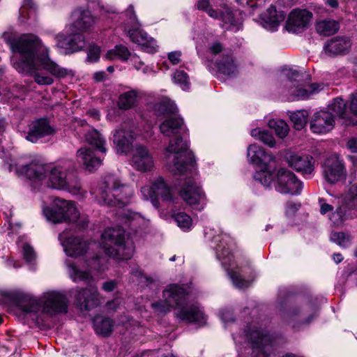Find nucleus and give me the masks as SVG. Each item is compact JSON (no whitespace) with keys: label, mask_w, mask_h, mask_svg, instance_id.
Wrapping results in <instances>:
<instances>
[{"label":"nucleus","mask_w":357,"mask_h":357,"mask_svg":"<svg viewBox=\"0 0 357 357\" xmlns=\"http://www.w3.org/2000/svg\"><path fill=\"white\" fill-rule=\"evenodd\" d=\"M2 38L13 52L22 56L21 61L14 63L15 68L20 73L33 76L38 84L51 85L54 83V79L40 73V70H45L59 79L73 76L72 70L61 67L50 59L49 49L37 36L24 34L18 38H11L9 33H3Z\"/></svg>","instance_id":"f257e3e1"},{"label":"nucleus","mask_w":357,"mask_h":357,"mask_svg":"<svg viewBox=\"0 0 357 357\" xmlns=\"http://www.w3.org/2000/svg\"><path fill=\"white\" fill-rule=\"evenodd\" d=\"M185 130L183 119L178 116L167 117L160 125V130L165 136H176V139L171 140L167 146L165 157L167 160L172 161L178 173L185 171V167L180 163L181 161L185 160L188 167H193L194 155L188 150L187 142L178 137Z\"/></svg>","instance_id":"f03ea898"},{"label":"nucleus","mask_w":357,"mask_h":357,"mask_svg":"<svg viewBox=\"0 0 357 357\" xmlns=\"http://www.w3.org/2000/svg\"><path fill=\"white\" fill-rule=\"evenodd\" d=\"M134 190L114 176H107L99 185L96 197L100 204L123 207L131 202Z\"/></svg>","instance_id":"7ed1b4c3"},{"label":"nucleus","mask_w":357,"mask_h":357,"mask_svg":"<svg viewBox=\"0 0 357 357\" xmlns=\"http://www.w3.org/2000/svg\"><path fill=\"white\" fill-rule=\"evenodd\" d=\"M254 178L266 188L273 185L275 190L281 194L298 195L303 188L302 183L295 174L284 168H280L273 174L266 167L264 169L257 172Z\"/></svg>","instance_id":"20e7f679"},{"label":"nucleus","mask_w":357,"mask_h":357,"mask_svg":"<svg viewBox=\"0 0 357 357\" xmlns=\"http://www.w3.org/2000/svg\"><path fill=\"white\" fill-rule=\"evenodd\" d=\"M101 247L107 256L116 260L130 259L135 250L133 243L125 238V231L119 227L104 231Z\"/></svg>","instance_id":"39448f33"},{"label":"nucleus","mask_w":357,"mask_h":357,"mask_svg":"<svg viewBox=\"0 0 357 357\" xmlns=\"http://www.w3.org/2000/svg\"><path fill=\"white\" fill-rule=\"evenodd\" d=\"M44 214L49 221L53 223L77 222L80 229L88 227L89 220L86 215H81L73 201L56 197L53 205L44 210Z\"/></svg>","instance_id":"423d86ee"},{"label":"nucleus","mask_w":357,"mask_h":357,"mask_svg":"<svg viewBox=\"0 0 357 357\" xmlns=\"http://www.w3.org/2000/svg\"><path fill=\"white\" fill-rule=\"evenodd\" d=\"M180 163L185 167L184 172L178 173L174 164L172 165V171L175 174L188 175L189 174L190 176L185 178L184 183L179 190V195L187 204L190 206H200L197 208L201 210L204 208V205L206 204V198L202 188L193 178V175L195 174V158H193V167H188V165L185 162V160L180 162Z\"/></svg>","instance_id":"0eeeda50"},{"label":"nucleus","mask_w":357,"mask_h":357,"mask_svg":"<svg viewBox=\"0 0 357 357\" xmlns=\"http://www.w3.org/2000/svg\"><path fill=\"white\" fill-rule=\"evenodd\" d=\"M45 185L52 188L68 191L82 197H84L86 194L77 176L68 171L67 165H57L52 167Z\"/></svg>","instance_id":"6e6552de"},{"label":"nucleus","mask_w":357,"mask_h":357,"mask_svg":"<svg viewBox=\"0 0 357 357\" xmlns=\"http://www.w3.org/2000/svg\"><path fill=\"white\" fill-rule=\"evenodd\" d=\"M282 73L287 79L284 86L291 100L306 99L319 91V86L316 84L304 85L298 84L302 75L297 70L284 68L282 69Z\"/></svg>","instance_id":"1a4fd4ad"},{"label":"nucleus","mask_w":357,"mask_h":357,"mask_svg":"<svg viewBox=\"0 0 357 357\" xmlns=\"http://www.w3.org/2000/svg\"><path fill=\"white\" fill-rule=\"evenodd\" d=\"M245 333L252 345V357H269L273 351V337L267 331L254 327Z\"/></svg>","instance_id":"9d476101"},{"label":"nucleus","mask_w":357,"mask_h":357,"mask_svg":"<svg viewBox=\"0 0 357 357\" xmlns=\"http://www.w3.org/2000/svg\"><path fill=\"white\" fill-rule=\"evenodd\" d=\"M52 167L45 164L41 160H33L27 165H20L19 162L10 164L8 170H15L18 175H25L34 182L46 183Z\"/></svg>","instance_id":"9b49d317"},{"label":"nucleus","mask_w":357,"mask_h":357,"mask_svg":"<svg viewBox=\"0 0 357 357\" xmlns=\"http://www.w3.org/2000/svg\"><path fill=\"white\" fill-rule=\"evenodd\" d=\"M162 295L165 301L153 303L151 306L159 312L166 313L171 307L178 306L185 301V289L177 284H172L163 291Z\"/></svg>","instance_id":"f8f14e48"},{"label":"nucleus","mask_w":357,"mask_h":357,"mask_svg":"<svg viewBox=\"0 0 357 357\" xmlns=\"http://www.w3.org/2000/svg\"><path fill=\"white\" fill-rule=\"evenodd\" d=\"M322 172L328 183H335L345 176V168L337 155H331L322 163Z\"/></svg>","instance_id":"ddd939ff"},{"label":"nucleus","mask_w":357,"mask_h":357,"mask_svg":"<svg viewBox=\"0 0 357 357\" xmlns=\"http://www.w3.org/2000/svg\"><path fill=\"white\" fill-rule=\"evenodd\" d=\"M43 311L53 315L57 313H66L68 311V301L66 296L61 292L49 291L43 295Z\"/></svg>","instance_id":"4468645a"},{"label":"nucleus","mask_w":357,"mask_h":357,"mask_svg":"<svg viewBox=\"0 0 357 357\" xmlns=\"http://www.w3.org/2000/svg\"><path fill=\"white\" fill-rule=\"evenodd\" d=\"M141 24L137 26H126L125 31L132 43L141 45L149 53H154L158 50V45L154 38L150 37L146 32L141 29Z\"/></svg>","instance_id":"2eb2a0df"},{"label":"nucleus","mask_w":357,"mask_h":357,"mask_svg":"<svg viewBox=\"0 0 357 357\" xmlns=\"http://www.w3.org/2000/svg\"><path fill=\"white\" fill-rule=\"evenodd\" d=\"M68 29V36L63 33H59L55 39L56 45L64 49L68 53H73L83 49L86 45V41L82 33Z\"/></svg>","instance_id":"dca6fc26"},{"label":"nucleus","mask_w":357,"mask_h":357,"mask_svg":"<svg viewBox=\"0 0 357 357\" xmlns=\"http://www.w3.org/2000/svg\"><path fill=\"white\" fill-rule=\"evenodd\" d=\"M100 303V294L97 287L93 286L78 290L75 296V304L81 310L89 311Z\"/></svg>","instance_id":"f3484780"},{"label":"nucleus","mask_w":357,"mask_h":357,"mask_svg":"<svg viewBox=\"0 0 357 357\" xmlns=\"http://www.w3.org/2000/svg\"><path fill=\"white\" fill-rule=\"evenodd\" d=\"M188 294L185 291V301L181 305L176 306L178 307L176 317L181 320L187 323H200L205 321V315L200 307L195 303L187 302Z\"/></svg>","instance_id":"a211bd4d"},{"label":"nucleus","mask_w":357,"mask_h":357,"mask_svg":"<svg viewBox=\"0 0 357 357\" xmlns=\"http://www.w3.org/2000/svg\"><path fill=\"white\" fill-rule=\"evenodd\" d=\"M312 13L305 9H294L289 14L285 28L288 31L300 32L307 28Z\"/></svg>","instance_id":"6ab92c4d"},{"label":"nucleus","mask_w":357,"mask_h":357,"mask_svg":"<svg viewBox=\"0 0 357 357\" xmlns=\"http://www.w3.org/2000/svg\"><path fill=\"white\" fill-rule=\"evenodd\" d=\"M96 243H89L82 238L77 236H70L66 239L64 250L67 255L77 257L88 253L89 250L98 248Z\"/></svg>","instance_id":"aec40b11"},{"label":"nucleus","mask_w":357,"mask_h":357,"mask_svg":"<svg viewBox=\"0 0 357 357\" xmlns=\"http://www.w3.org/2000/svg\"><path fill=\"white\" fill-rule=\"evenodd\" d=\"M284 158L291 167L303 174H310L314 171V160L312 156L289 151L286 153Z\"/></svg>","instance_id":"412c9836"},{"label":"nucleus","mask_w":357,"mask_h":357,"mask_svg":"<svg viewBox=\"0 0 357 357\" xmlns=\"http://www.w3.org/2000/svg\"><path fill=\"white\" fill-rule=\"evenodd\" d=\"M131 165L137 171L148 172L153 169L154 162L149 151L145 146L139 145L132 151Z\"/></svg>","instance_id":"4be33fe9"},{"label":"nucleus","mask_w":357,"mask_h":357,"mask_svg":"<svg viewBox=\"0 0 357 357\" xmlns=\"http://www.w3.org/2000/svg\"><path fill=\"white\" fill-rule=\"evenodd\" d=\"M335 124V119L329 111L321 110L314 114L310 120V129L314 133L321 134L331 131Z\"/></svg>","instance_id":"5701e85b"},{"label":"nucleus","mask_w":357,"mask_h":357,"mask_svg":"<svg viewBox=\"0 0 357 357\" xmlns=\"http://www.w3.org/2000/svg\"><path fill=\"white\" fill-rule=\"evenodd\" d=\"M309 307H294L290 308L284 315V319L296 327L298 324H308L317 316L314 310H309Z\"/></svg>","instance_id":"b1692460"},{"label":"nucleus","mask_w":357,"mask_h":357,"mask_svg":"<svg viewBox=\"0 0 357 357\" xmlns=\"http://www.w3.org/2000/svg\"><path fill=\"white\" fill-rule=\"evenodd\" d=\"M73 22L69 26L68 29L73 31L82 33L86 31L93 24V18L87 9L78 8L72 14Z\"/></svg>","instance_id":"393cba45"},{"label":"nucleus","mask_w":357,"mask_h":357,"mask_svg":"<svg viewBox=\"0 0 357 357\" xmlns=\"http://www.w3.org/2000/svg\"><path fill=\"white\" fill-rule=\"evenodd\" d=\"M55 132L54 128L45 119H40L31 123L26 139L31 142H36L39 139L52 135Z\"/></svg>","instance_id":"a878e982"},{"label":"nucleus","mask_w":357,"mask_h":357,"mask_svg":"<svg viewBox=\"0 0 357 357\" xmlns=\"http://www.w3.org/2000/svg\"><path fill=\"white\" fill-rule=\"evenodd\" d=\"M134 135L131 130L121 128L113 134V143L117 153L127 154L132 147Z\"/></svg>","instance_id":"bb28decb"},{"label":"nucleus","mask_w":357,"mask_h":357,"mask_svg":"<svg viewBox=\"0 0 357 357\" xmlns=\"http://www.w3.org/2000/svg\"><path fill=\"white\" fill-rule=\"evenodd\" d=\"M13 303L24 312H35L40 308L39 301L30 294L16 292L13 294Z\"/></svg>","instance_id":"cd10ccee"},{"label":"nucleus","mask_w":357,"mask_h":357,"mask_svg":"<svg viewBox=\"0 0 357 357\" xmlns=\"http://www.w3.org/2000/svg\"><path fill=\"white\" fill-rule=\"evenodd\" d=\"M213 241L217 243L215 247L217 257L222 261L223 264L229 261L231 259L230 246L232 243V239L226 234L217 236L213 238Z\"/></svg>","instance_id":"c85d7f7f"},{"label":"nucleus","mask_w":357,"mask_h":357,"mask_svg":"<svg viewBox=\"0 0 357 357\" xmlns=\"http://www.w3.org/2000/svg\"><path fill=\"white\" fill-rule=\"evenodd\" d=\"M77 159L89 171H92L101 165V159L96 157L90 148L82 147L77 151Z\"/></svg>","instance_id":"c756f323"},{"label":"nucleus","mask_w":357,"mask_h":357,"mask_svg":"<svg viewBox=\"0 0 357 357\" xmlns=\"http://www.w3.org/2000/svg\"><path fill=\"white\" fill-rule=\"evenodd\" d=\"M351 46L350 40L345 37H335L324 45V51L330 56L344 53Z\"/></svg>","instance_id":"7c9ffc66"},{"label":"nucleus","mask_w":357,"mask_h":357,"mask_svg":"<svg viewBox=\"0 0 357 357\" xmlns=\"http://www.w3.org/2000/svg\"><path fill=\"white\" fill-rule=\"evenodd\" d=\"M247 156L250 163L259 165L266 162V158L268 157V161L273 160L272 155H268L263 148L257 144H251L248 148Z\"/></svg>","instance_id":"2f4dec72"},{"label":"nucleus","mask_w":357,"mask_h":357,"mask_svg":"<svg viewBox=\"0 0 357 357\" xmlns=\"http://www.w3.org/2000/svg\"><path fill=\"white\" fill-rule=\"evenodd\" d=\"M317 32L323 36H330L339 30V23L332 19L318 20L315 24Z\"/></svg>","instance_id":"473e14b6"},{"label":"nucleus","mask_w":357,"mask_h":357,"mask_svg":"<svg viewBox=\"0 0 357 357\" xmlns=\"http://www.w3.org/2000/svg\"><path fill=\"white\" fill-rule=\"evenodd\" d=\"M328 110L333 112L332 114L333 117L339 116L350 123L349 111L346 102L342 98L337 97L335 98L333 102L328 105Z\"/></svg>","instance_id":"72a5a7b5"},{"label":"nucleus","mask_w":357,"mask_h":357,"mask_svg":"<svg viewBox=\"0 0 357 357\" xmlns=\"http://www.w3.org/2000/svg\"><path fill=\"white\" fill-rule=\"evenodd\" d=\"M93 328L96 332L103 335H108L113 330V321L102 316H96L93 319Z\"/></svg>","instance_id":"f704fd0d"},{"label":"nucleus","mask_w":357,"mask_h":357,"mask_svg":"<svg viewBox=\"0 0 357 357\" xmlns=\"http://www.w3.org/2000/svg\"><path fill=\"white\" fill-rule=\"evenodd\" d=\"M153 190H155V198L160 197L164 200H171L172 195L171 190L162 177H158L153 181Z\"/></svg>","instance_id":"c9c22d12"},{"label":"nucleus","mask_w":357,"mask_h":357,"mask_svg":"<svg viewBox=\"0 0 357 357\" xmlns=\"http://www.w3.org/2000/svg\"><path fill=\"white\" fill-rule=\"evenodd\" d=\"M267 11L268 15L265 17L264 21L273 29L285 19L284 13L282 11L278 12L274 6H271Z\"/></svg>","instance_id":"e433bc0d"},{"label":"nucleus","mask_w":357,"mask_h":357,"mask_svg":"<svg viewBox=\"0 0 357 357\" xmlns=\"http://www.w3.org/2000/svg\"><path fill=\"white\" fill-rule=\"evenodd\" d=\"M86 141L102 153H106L105 141L100 133L96 130L89 131L86 136Z\"/></svg>","instance_id":"4c0bfd02"},{"label":"nucleus","mask_w":357,"mask_h":357,"mask_svg":"<svg viewBox=\"0 0 357 357\" xmlns=\"http://www.w3.org/2000/svg\"><path fill=\"white\" fill-rule=\"evenodd\" d=\"M68 272L71 279L76 282H89L92 280V275L90 271L80 270L74 264H70L68 266Z\"/></svg>","instance_id":"58836bf2"},{"label":"nucleus","mask_w":357,"mask_h":357,"mask_svg":"<svg viewBox=\"0 0 357 357\" xmlns=\"http://www.w3.org/2000/svg\"><path fill=\"white\" fill-rule=\"evenodd\" d=\"M217 67L220 72L230 75L235 73L236 66L230 54H225L222 59L217 62Z\"/></svg>","instance_id":"ea45409f"},{"label":"nucleus","mask_w":357,"mask_h":357,"mask_svg":"<svg viewBox=\"0 0 357 357\" xmlns=\"http://www.w3.org/2000/svg\"><path fill=\"white\" fill-rule=\"evenodd\" d=\"M137 94L135 91L123 93L119 98L118 105L121 109H128L135 105Z\"/></svg>","instance_id":"a19ab883"},{"label":"nucleus","mask_w":357,"mask_h":357,"mask_svg":"<svg viewBox=\"0 0 357 357\" xmlns=\"http://www.w3.org/2000/svg\"><path fill=\"white\" fill-rule=\"evenodd\" d=\"M106 56L108 59L119 58L123 61H127L130 56V52L127 47L119 45L107 52Z\"/></svg>","instance_id":"79ce46f5"},{"label":"nucleus","mask_w":357,"mask_h":357,"mask_svg":"<svg viewBox=\"0 0 357 357\" xmlns=\"http://www.w3.org/2000/svg\"><path fill=\"white\" fill-rule=\"evenodd\" d=\"M218 17H213L220 20L222 24V26L228 25L229 27H235L238 26L233 13L227 7H225L222 10H218Z\"/></svg>","instance_id":"37998d69"},{"label":"nucleus","mask_w":357,"mask_h":357,"mask_svg":"<svg viewBox=\"0 0 357 357\" xmlns=\"http://www.w3.org/2000/svg\"><path fill=\"white\" fill-rule=\"evenodd\" d=\"M155 110L159 115H164L169 117L176 110L175 105L168 100H162L155 105Z\"/></svg>","instance_id":"c03bdc74"},{"label":"nucleus","mask_w":357,"mask_h":357,"mask_svg":"<svg viewBox=\"0 0 357 357\" xmlns=\"http://www.w3.org/2000/svg\"><path fill=\"white\" fill-rule=\"evenodd\" d=\"M308 114L306 110L297 111L290 115V119L294 124L295 129L300 130L307 123Z\"/></svg>","instance_id":"a18cd8bd"},{"label":"nucleus","mask_w":357,"mask_h":357,"mask_svg":"<svg viewBox=\"0 0 357 357\" xmlns=\"http://www.w3.org/2000/svg\"><path fill=\"white\" fill-rule=\"evenodd\" d=\"M177 225L183 231L188 230L192 224L191 217L185 212H178L172 215Z\"/></svg>","instance_id":"49530a36"},{"label":"nucleus","mask_w":357,"mask_h":357,"mask_svg":"<svg viewBox=\"0 0 357 357\" xmlns=\"http://www.w3.org/2000/svg\"><path fill=\"white\" fill-rule=\"evenodd\" d=\"M251 135L254 137L258 138L265 144L270 147H273L275 141L271 133L268 131H261L259 129H253L251 130Z\"/></svg>","instance_id":"de8ad7c7"},{"label":"nucleus","mask_w":357,"mask_h":357,"mask_svg":"<svg viewBox=\"0 0 357 357\" xmlns=\"http://www.w3.org/2000/svg\"><path fill=\"white\" fill-rule=\"evenodd\" d=\"M331 239L342 248H347L351 244V236L345 232H333L331 234Z\"/></svg>","instance_id":"09e8293b"},{"label":"nucleus","mask_w":357,"mask_h":357,"mask_svg":"<svg viewBox=\"0 0 357 357\" xmlns=\"http://www.w3.org/2000/svg\"><path fill=\"white\" fill-rule=\"evenodd\" d=\"M268 126L275 130L276 135L280 138H284L288 133V126L283 121L271 120Z\"/></svg>","instance_id":"8fccbe9b"},{"label":"nucleus","mask_w":357,"mask_h":357,"mask_svg":"<svg viewBox=\"0 0 357 357\" xmlns=\"http://www.w3.org/2000/svg\"><path fill=\"white\" fill-rule=\"evenodd\" d=\"M124 15L126 17L125 27L137 26L138 24H139L135 11L134 6L132 5H130L127 8L124 12Z\"/></svg>","instance_id":"3c124183"},{"label":"nucleus","mask_w":357,"mask_h":357,"mask_svg":"<svg viewBox=\"0 0 357 357\" xmlns=\"http://www.w3.org/2000/svg\"><path fill=\"white\" fill-rule=\"evenodd\" d=\"M140 193L145 200H151L154 206H156L155 190H153V184L144 185L141 187Z\"/></svg>","instance_id":"603ef678"},{"label":"nucleus","mask_w":357,"mask_h":357,"mask_svg":"<svg viewBox=\"0 0 357 357\" xmlns=\"http://www.w3.org/2000/svg\"><path fill=\"white\" fill-rule=\"evenodd\" d=\"M197 9L206 12L211 17H218V10L210 6L209 0H199L197 3Z\"/></svg>","instance_id":"864d4df0"},{"label":"nucleus","mask_w":357,"mask_h":357,"mask_svg":"<svg viewBox=\"0 0 357 357\" xmlns=\"http://www.w3.org/2000/svg\"><path fill=\"white\" fill-rule=\"evenodd\" d=\"M174 80L179 84L184 89L188 88V76L183 70H176L174 75Z\"/></svg>","instance_id":"5fc2aeb1"},{"label":"nucleus","mask_w":357,"mask_h":357,"mask_svg":"<svg viewBox=\"0 0 357 357\" xmlns=\"http://www.w3.org/2000/svg\"><path fill=\"white\" fill-rule=\"evenodd\" d=\"M24 259L27 262H32L36 260L37 255L33 247L29 244H24L22 248Z\"/></svg>","instance_id":"6e6d98bb"},{"label":"nucleus","mask_w":357,"mask_h":357,"mask_svg":"<svg viewBox=\"0 0 357 357\" xmlns=\"http://www.w3.org/2000/svg\"><path fill=\"white\" fill-rule=\"evenodd\" d=\"M229 275L231 279L233 284L238 288H244L248 286V282L243 280L241 275L236 271H229Z\"/></svg>","instance_id":"4d7b16f0"},{"label":"nucleus","mask_w":357,"mask_h":357,"mask_svg":"<svg viewBox=\"0 0 357 357\" xmlns=\"http://www.w3.org/2000/svg\"><path fill=\"white\" fill-rule=\"evenodd\" d=\"M344 211L342 207H339L330 216V220L335 225H341L344 220Z\"/></svg>","instance_id":"13d9d810"},{"label":"nucleus","mask_w":357,"mask_h":357,"mask_svg":"<svg viewBox=\"0 0 357 357\" xmlns=\"http://www.w3.org/2000/svg\"><path fill=\"white\" fill-rule=\"evenodd\" d=\"M89 259L87 260V266L92 269H100L101 268L100 262L101 257L98 254H91L89 252Z\"/></svg>","instance_id":"bf43d9fd"},{"label":"nucleus","mask_w":357,"mask_h":357,"mask_svg":"<svg viewBox=\"0 0 357 357\" xmlns=\"http://www.w3.org/2000/svg\"><path fill=\"white\" fill-rule=\"evenodd\" d=\"M100 50L98 46H91L88 52L87 59L91 62H96L100 57Z\"/></svg>","instance_id":"052dcab7"},{"label":"nucleus","mask_w":357,"mask_h":357,"mask_svg":"<svg viewBox=\"0 0 357 357\" xmlns=\"http://www.w3.org/2000/svg\"><path fill=\"white\" fill-rule=\"evenodd\" d=\"M349 111V113L357 116V93L351 95Z\"/></svg>","instance_id":"680f3d73"},{"label":"nucleus","mask_w":357,"mask_h":357,"mask_svg":"<svg viewBox=\"0 0 357 357\" xmlns=\"http://www.w3.org/2000/svg\"><path fill=\"white\" fill-rule=\"evenodd\" d=\"M181 52L174 51L168 54V59L172 65H177L181 62Z\"/></svg>","instance_id":"e2e57ef3"},{"label":"nucleus","mask_w":357,"mask_h":357,"mask_svg":"<svg viewBox=\"0 0 357 357\" xmlns=\"http://www.w3.org/2000/svg\"><path fill=\"white\" fill-rule=\"evenodd\" d=\"M300 205L296 204L292 202H289L287 204L286 215L287 216L293 215L298 209Z\"/></svg>","instance_id":"0e129e2a"},{"label":"nucleus","mask_w":357,"mask_h":357,"mask_svg":"<svg viewBox=\"0 0 357 357\" xmlns=\"http://www.w3.org/2000/svg\"><path fill=\"white\" fill-rule=\"evenodd\" d=\"M323 202V199H319V203H320V213L322 214V215H324L326 214V213L328 212H330V211H332L333 210V206H331V204H328L327 203H325V202Z\"/></svg>","instance_id":"69168bd1"},{"label":"nucleus","mask_w":357,"mask_h":357,"mask_svg":"<svg viewBox=\"0 0 357 357\" xmlns=\"http://www.w3.org/2000/svg\"><path fill=\"white\" fill-rule=\"evenodd\" d=\"M347 146L352 153H357V139L351 138L349 139Z\"/></svg>","instance_id":"338daca9"},{"label":"nucleus","mask_w":357,"mask_h":357,"mask_svg":"<svg viewBox=\"0 0 357 357\" xmlns=\"http://www.w3.org/2000/svg\"><path fill=\"white\" fill-rule=\"evenodd\" d=\"M349 195H350V199L351 202L355 203H357V184L353 185L349 188Z\"/></svg>","instance_id":"774afa93"}]
</instances>
